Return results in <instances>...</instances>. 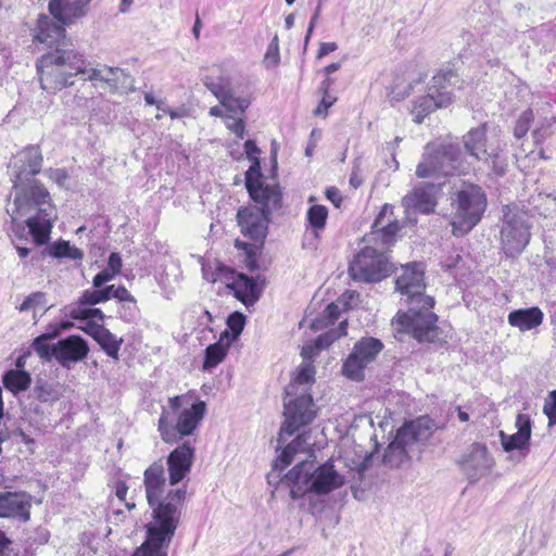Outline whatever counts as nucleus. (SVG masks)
<instances>
[{"instance_id":"26","label":"nucleus","mask_w":556,"mask_h":556,"mask_svg":"<svg viewBox=\"0 0 556 556\" xmlns=\"http://www.w3.org/2000/svg\"><path fill=\"white\" fill-rule=\"evenodd\" d=\"M258 278L260 276L254 278L241 273L237 279L232 293L245 306L254 305L261 296L263 286L258 283Z\"/></svg>"},{"instance_id":"14","label":"nucleus","mask_w":556,"mask_h":556,"mask_svg":"<svg viewBox=\"0 0 556 556\" xmlns=\"http://www.w3.org/2000/svg\"><path fill=\"white\" fill-rule=\"evenodd\" d=\"M256 205L241 207L237 212V222L241 233L252 241L263 243L267 236L268 224L273 212L282 206V197L278 206L268 201L254 202Z\"/></svg>"},{"instance_id":"17","label":"nucleus","mask_w":556,"mask_h":556,"mask_svg":"<svg viewBox=\"0 0 556 556\" xmlns=\"http://www.w3.org/2000/svg\"><path fill=\"white\" fill-rule=\"evenodd\" d=\"M395 288L405 295V302L408 301L424 302L431 305L433 298L426 295L424 290L426 285L424 282V268L420 263L408 264L403 267L402 274L395 280Z\"/></svg>"},{"instance_id":"47","label":"nucleus","mask_w":556,"mask_h":556,"mask_svg":"<svg viewBox=\"0 0 556 556\" xmlns=\"http://www.w3.org/2000/svg\"><path fill=\"white\" fill-rule=\"evenodd\" d=\"M343 336L344 331L340 332L339 329H331L326 331L316 338L315 348L317 351L325 350Z\"/></svg>"},{"instance_id":"29","label":"nucleus","mask_w":556,"mask_h":556,"mask_svg":"<svg viewBox=\"0 0 556 556\" xmlns=\"http://www.w3.org/2000/svg\"><path fill=\"white\" fill-rule=\"evenodd\" d=\"M328 208L321 204H314L306 212V229L312 230V235L316 240L320 239L321 232L326 228L328 218Z\"/></svg>"},{"instance_id":"27","label":"nucleus","mask_w":556,"mask_h":556,"mask_svg":"<svg viewBox=\"0 0 556 556\" xmlns=\"http://www.w3.org/2000/svg\"><path fill=\"white\" fill-rule=\"evenodd\" d=\"M543 319L544 314L538 306L514 309L507 316L508 324L522 332L539 327Z\"/></svg>"},{"instance_id":"12","label":"nucleus","mask_w":556,"mask_h":556,"mask_svg":"<svg viewBox=\"0 0 556 556\" xmlns=\"http://www.w3.org/2000/svg\"><path fill=\"white\" fill-rule=\"evenodd\" d=\"M392 271V264L386 253L372 247L362 249L350 263L349 273L354 281L378 282Z\"/></svg>"},{"instance_id":"30","label":"nucleus","mask_w":556,"mask_h":556,"mask_svg":"<svg viewBox=\"0 0 556 556\" xmlns=\"http://www.w3.org/2000/svg\"><path fill=\"white\" fill-rule=\"evenodd\" d=\"M42 254L58 260L68 258L80 261L84 258L83 250L72 245L70 241L62 239L48 244L47 248L42 251Z\"/></svg>"},{"instance_id":"54","label":"nucleus","mask_w":556,"mask_h":556,"mask_svg":"<svg viewBox=\"0 0 556 556\" xmlns=\"http://www.w3.org/2000/svg\"><path fill=\"white\" fill-rule=\"evenodd\" d=\"M70 327L68 323L61 321L55 324H49L46 332L42 334L50 341L61 334V332Z\"/></svg>"},{"instance_id":"36","label":"nucleus","mask_w":556,"mask_h":556,"mask_svg":"<svg viewBox=\"0 0 556 556\" xmlns=\"http://www.w3.org/2000/svg\"><path fill=\"white\" fill-rule=\"evenodd\" d=\"M80 74L87 75V77H85L84 80H99L104 81L109 86H111V84L114 81L115 76L122 75V68L104 66L101 68L87 70V67L85 66L84 71L80 72ZM77 75H79V73Z\"/></svg>"},{"instance_id":"41","label":"nucleus","mask_w":556,"mask_h":556,"mask_svg":"<svg viewBox=\"0 0 556 556\" xmlns=\"http://www.w3.org/2000/svg\"><path fill=\"white\" fill-rule=\"evenodd\" d=\"M298 441L299 439H293L287 446L282 448L279 456L274 462L273 468L275 471L281 472L292 463L294 455L296 454L294 446Z\"/></svg>"},{"instance_id":"13","label":"nucleus","mask_w":556,"mask_h":556,"mask_svg":"<svg viewBox=\"0 0 556 556\" xmlns=\"http://www.w3.org/2000/svg\"><path fill=\"white\" fill-rule=\"evenodd\" d=\"M383 342L375 337H362L355 342L352 351L342 365V375L348 379L361 382L365 379V369L376 362L383 351Z\"/></svg>"},{"instance_id":"37","label":"nucleus","mask_w":556,"mask_h":556,"mask_svg":"<svg viewBox=\"0 0 556 556\" xmlns=\"http://www.w3.org/2000/svg\"><path fill=\"white\" fill-rule=\"evenodd\" d=\"M89 305H83L79 302L73 307L68 315L71 318L76 320L93 321L94 319L103 321L104 314L100 308L88 307Z\"/></svg>"},{"instance_id":"59","label":"nucleus","mask_w":556,"mask_h":556,"mask_svg":"<svg viewBox=\"0 0 556 556\" xmlns=\"http://www.w3.org/2000/svg\"><path fill=\"white\" fill-rule=\"evenodd\" d=\"M552 122H555V118L547 122L546 126L543 125L533 130L532 136L535 143L542 142L551 134Z\"/></svg>"},{"instance_id":"45","label":"nucleus","mask_w":556,"mask_h":556,"mask_svg":"<svg viewBox=\"0 0 556 556\" xmlns=\"http://www.w3.org/2000/svg\"><path fill=\"white\" fill-rule=\"evenodd\" d=\"M49 340L41 333L36 337L33 341V349L39 355L40 358L50 361L54 358V344L49 345L47 342Z\"/></svg>"},{"instance_id":"56","label":"nucleus","mask_w":556,"mask_h":556,"mask_svg":"<svg viewBox=\"0 0 556 556\" xmlns=\"http://www.w3.org/2000/svg\"><path fill=\"white\" fill-rule=\"evenodd\" d=\"M336 101H337V98L332 97L330 93H323V98L314 112L315 115H321V114L326 115L328 112V109L331 108Z\"/></svg>"},{"instance_id":"58","label":"nucleus","mask_w":556,"mask_h":556,"mask_svg":"<svg viewBox=\"0 0 556 556\" xmlns=\"http://www.w3.org/2000/svg\"><path fill=\"white\" fill-rule=\"evenodd\" d=\"M106 267L112 271V274L119 275L123 267L121 254L117 252H112L109 255Z\"/></svg>"},{"instance_id":"53","label":"nucleus","mask_w":556,"mask_h":556,"mask_svg":"<svg viewBox=\"0 0 556 556\" xmlns=\"http://www.w3.org/2000/svg\"><path fill=\"white\" fill-rule=\"evenodd\" d=\"M279 47H278V38L277 36L271 40V42L268 45L266 54H265V62L268 64L276 66L279 63Z\"/></svg>"},{"instance_id":"16","label":"nucleus","mask_w":556,"mask_h":556,"mask_svg":"<svg viewBox=\"0 0 556 556\" xmlns=\"http://www.w3.org/2000/svg\"><path fill=\"white\" fill-rule=\"evenodd\" d=\"M251 162L252 164L244 174V185L249 197L253 202L268 201L271 205L278 206L282 197L280 186L265 184L260 159H254Z\"/></svg>"},{"instance_id":"15","label":"nucleus","mask_w":556,"mask_h":556,"mask_svg":"<svg viewBox=\"0 0 556 556\" xmlns=\"http://www.w3.org/2000/svg\"><path fill=\"white\" fill-rule=\"evenodd\" d=\"M531 238L530 225L522 213H506L501 229V249L507 257L519 256Z\"/></svg>"},{"instance_id":"42","label":"nucleus","mask_w":556,"mask_h":556,"mask_svg":"<svg viewBox=\"0 0 556 556\" xmlns=\"http://www.w3.org/2000/svg\"><path fill=\"white\" fill-rule=\"evenodd\" d=\"M220 104L230 113H243L249 108L250 101L247 98L235 97L230 90Z\"/></svg>"},{"instance_id":"43","label":"nucleus","mask_w":556,"mask_h":556,"mask_svg":"<svg viewBox=\"0 0 556 556\" xmlns=\"http://www.w3.org/2000/svg\"><path fill=\"white\" fill-rule=\"evenodd\" d=\"M132 76L122 68V75H116L110 88L114 92L128 93L135 90Z\"/></svg>"},{"instance_id":"34","label":"nucleus","mask_w":556,"mask_h":556,"mask_svg":"<svg viewBox=\"0 0 556 556\" xmlns=\"http://www.w3.org/2000/svg\"><path fill=\"white\" fill-rule=\"evenodd\" d=\"M407 459L408 451L399 444V441L394 438L384 450L382 457L383 464L392 468H397Z\"/></svg>"},{"instance_id":"49","label":"nucleus","mask_w":556,"mask_h":556,"mask_svg":"<svg viewBox=\"0 0 556 556\" xmlns=\"http://www.w3.org/2000/svg\"><path fill=\"white\" fill-rule=\"evenodd\" d=\"M78 301L83 305H96L106 302V295L99 288L87 289L81 293Z\"/></svg>"},{"instance_id":"7","label":"nucleus","mask_w":556,"mask_h":556,"mask_svg":"<svg viewBox=\"0 0 556 556\" xmlns=\"http://www.w3.org/2000/svg\"><path fill=\"white\" fill-rule=\"evenodd\" d=\"M468 170L469 164L458 144H440L437 148L427 144L422 160L417 165L416 175L419 178H445L465 175Z\"/></svg>"},{"instance_id":"48","label":"nucleus","mask_w":556,"mask_h":556,"mask_svg":"<svg viewBox=\"0 0 556 556\" xmlns=\"http://www.w3.org/2000/svg\"><path fill=\"white\" fill-rule=\"evenodd\" d=\"M46 303V294L43 292H34L25 298L18 309L20 312H27L31 308L43 307Z\"/></svg>"},{"instance_id":"4","label":"nucleus","mask_w":556,"mask_h":556,"mask_svg":"<svg viewBox=\"0 0 556 556\" xmlns=\"http://www.w3.org/2000/svg\"><path fill=\"white\" fill-rule=\"evenodd\" d=\"M281 483L290 489L293 500L307 493L328 494L344 484V479L334 469L331 460L316 466L314 460H303L296 464L285 477Z\"/></svg>"},{"instance_id":"21","label":"nucleus","mask_w":556,"mask_h":556,"mask_svg":"<svg viewBox=\"0 0 556 556\" xmlns=\"http://www.w3.org/2000/svg\"><path fill=\"white\" fill-rule=\"evenodd\" d=\"M441 182H421L413 191L406 194L402 204L406 211H414L421 214L433 213L437 206L435 194Z\"/></svg>"},{"instance_id":"51","label":"nucleus","mask_w":556,"mask_h":556,"mask_svg":"<svg viewBox=\"0 0 556 556\" xmlns=\"http://www.w3.org/2000/svg\"><path fill=\"white\" fill-rule=\"evenodd\" d=\"M226 126L239 139H243L245 135V123L242 118H236L232 115H226Z\"/></svg>"},{"instance_id":"38","label":"nucleus","mask_w":556,"mask_h":556,"mask_svg":"<svg viewBox=\"0 0 556 556\" xmlns=\"http://www.w3.org/2000/svg\"><path fill=\"white\" fill-rule=\"evenodd\" d=\"M203 84L219 100V103L231 90L230 83L225 77H218L215 79L212 76H205L203 78Z\"/></svg>"},{"instance_id":"24","label":"nucleus","mask_w":556,"mask_h":556,"mask_svg":"<svg viewBox=\"0 0 556 556\" xmlns=\"http://www.w3.org/2000/svg\"><path fill=\"white\" fill-rule=\"evenodd\" d=\"M432 434L429 420L426 418H417L405 422L395 434V439L407 451L416 443H425Z\"/></svg>"},{"instance_id":"2","label":"nucleus","mask_w":556,"mask_h":556,"mask_svg":"<svg viewBox=\"0 0 556 556\" xmlns=\"http://www.w3.org/2000/svg\"><path fill=\"white\" fill-rule=\"evenodd\" d=\"M41 166L42 155L38 146H28L15 155L10 174L14 190L13 208L7 210L13 220L28 215L25 223L37 245L49 241L58 217L49 191L34 178Z\"/></svg>"},{"instance_id":"6","label":"nucleus","mask_w":556,"mask_h":556,"mask_svg":"<svg viewBox=\"0 0 556 556\" xmlns=\"http://www.w3.org/2000/svg\"><path fill=\"white\" fill-rule=\"evenodd\" d=\"M466 153L479 162L489 176L503 177L508 169V151L505 143L490 141L486 124L471 128L463 136Z\"/></svg>"},{"instance_id":"46","label":"nucleus","mask_w":556,"mask_h":556,"mask_svg":"<svg viewBox=\"0 0 556 556\" xmlns=\"http://www.w3.org/2000/svg\"><path fill=\"white\" fill-rule=\"evenodd\" d=\"M533 112L532 110L528 109L523 111L518 119L516 121V124L514 126V136L517 139H521L527 135V132L530 129L531 123L533 121Z\"/></svg>"},{"instance_id":"50","label":"nucleus","mask_w":556,"mask_h":556,"mask_svg":"<svg viewBox=\"0 0 556 556\" xmlns=\"http://www.w3.org/2000/svg\"><path fill=\"white\" fill-rule=\"evenodd\" d=\"M139 314V309L137 307V302L134 299L132 301L121 303L118 308V316L122 320L126 323H131L137 319Z\"/></svg>"},{"instance_id":"60","label":"nucleus","mask_w":556,"mask_h":556,"mask_svg":"<svg viewBox=\"0 0 556 556\" xmlns=\"http://www.w3.org/2000/svg\"><path fill=\"white\" fill-rule=\"evenodd\" d=\"M104 329L105 327L103 325L97 324L94 321H88L86 327H81V330L90 336L94 341Z\"/></svg>"},{"instance_id":"19","label":"nucleus","mask_w":556,"mask_h":556,"mask_svg":"<svg viewBox=\"0 0 556 556\" xmlns=\"http://www.w3.org/2000/svg\"><path fill=\"white\" fill-rule=\"evenodd\" d=\"M54 359L66 369L83 362L90 351L86 339L79 334H71L54 343Z\"/></svg>"},{"instance_id":"23","label":"nucleus","mask_w":556,"mask_h":556,"mask_svg":"<svg viewBox=\"0 0 556 556\" xmlns=\"http://www.w3.org/2000/svg\"><path fill=\"white\" fill-rule=\"evenodd\" d=\"M31 495L26 492H0V517L26 522L30 518Z\"/></svg>"},{"instance_id":"32","label":"nucleus","mask_w":556,"mask_h":556,"mask_svg":"<svg viewBox=\"0 0 556 556\" xmlns=\"http://www.w3.org/2000/svg\"><path fill=\"white\" fill-rule=\"evenodd\" d=\"M315 369L311 365H301L291 382L287 386L285 393L295 394L300 393L301 390H307L309 392L311 386L315 381Z\"/></svg>"},{"instance_id":"18","label":"nucleus","mask_w":556,"mask_h":556,"mask_svg":"<svg viewBox=\"0 0 556 556\" xmlns=\"http://www.w3.org/2000/svg\"><path fill=\"white\" fill-rule=\"evenodd\" d=\"M515 427L517 431L507 434L503 430L498 432L501 445L506 453L514 451L525 458L530 452V442L532 434V420L528 414L519 413L516 417Z\"/></svg>"},{"instance_id":"64","label":"nucleus","mask_w":556,"mask_h":556,"mask_svg":"<svg viewBox=\"0 0 556 556\" xmlns=\"http://www.w3.org/2000/svg\"><path fill=\"white\" fill-rule=\"evenodd\" d=\"M113 299H116L121 303H124V302L132 301L135 298L130 294V292L124 286H118V287H115Z\"/></svg>"},{"instance_id":"3","label":"nucleus","mask_w":556,"mask_h":556,"mask_svg":"<svg viewBox=\"0 0 556 556\" xmlns=\"http://www.w3.org/2000/svg\"><path fill=\"white\" fill-rule=\"evenodd\" d=\"M143 484L152 520L146 525L144 542L131 556H167L168 546L180 520L181 505L186 500V488L169 490L166 484L164 465L161 460L151 464L143 473Z\"/></svg>"},{"instance_id":"55","label":"nucleus","mask_w":556,"mask_h":556,"mask_svg":"<svg viewBox=\"0 0 556 556\" xmlns=\"http://www.w3.org/2000/svg\"><path fill=\"white\" fill-rule=\"evenodd\" d=\"M117 275L112 274L108 267L99 271L92 279V285L94 288H100L106 282L113 280Z\"/></svg>"},{"instance_id":"1","label":"nucleus","mask_w":556,"mask_h":556,"mask_svg":"<svg viewBox=\"0 0 556 556\" xmlns=\"http://www.w3.org/2000/svg\"><path fill=\"white\" fill-rule=\"evenodd\" d=\"M91 0H49L51 16L39 15L34 39L54 49L41 55L36 63L40 86L55 92L74 84V77L85 68V56L66 38V26L77 24L90 10Z\"/></svg>"},{"instance_id":"5","label":"nucleus","mask_w":556,"mask_h":556,"mask_svg":"<svg viewBox=\"0 0 556 556\" xmlns=\"http://www.w3.org/2000/svg\"><path fill=\"white\" fill-rule=\"evenodd\" d=\"M458 74L452 64L443 65L432 77L428 85L427 93L417 97L412 102L410 114L416 124L424 119L437 109L447 108L453 102V90L455 87L463 88Z\"/></svg>"},{"instance_id":"11","label":"nucleus","mask_w":556,"mask_h":556,"mask_svg":"<svg viewBox=\"0 0 556 556\" xmlns=\"http://www.w3.org/2000/svg\"><path fill=\"white\" fill-rule=\"evenodd\" d=\"M285 420L280 427L279 442L283 435H293L301 428L311 425L317 416V406L314 403L311 392L301 390L300 393H286L283 400Z\"/></svg>"},{"instance_id":"52","label":"nucleus","mask_w":556,"mask_h":556,"mask_svg":"<svg viewBox=\"0 0 556 556\" xmlns=\"http://www.w3.org/2000/svg\"><path fill=\"white\" fill-rule=\"evenodd\" d=\"M543 413L548 417L549 424H556V390L549 392L543 406Z\"/></svg>"},{"instance_id":"62","label":"nucleus","mask_w":556,"mask_h":556,"mask_svg":"<svg viewBox=\"0 0 556 556\" xmlns=\"http://www.w3.org/2000/svg\"><path fill=\"white\" fill-rule=\"evenodd\" d=\"M325 195L336 207H340L342 202V195L337 187L327 188Z\"/></svg>"},{"instance_id":"40","label":"nucleus","mask_w":556,"mask_h":556,"mask_svg":"<svg viewBox=\"0 0 556 556\" xmlns=\"http://www.w3.org/2000/svg\"><path fill=\"white\" fill-rule=\"evenodd\" d=\"M245 315L240 312H233L228 315L226 324L229 329V338H225L228 343L236 341L245 326Z\"/></svg>"},{"instance_id":"22","label":"nucleus","mask_w":556,"mask_h":556,"mask_svg":"<svg viewBox=\"0 0 556 556\" xmlns=\"http://www.w3.org/2000/svg\"><path fill=\"white\" fill-rule=\"evenodd\" d=\"M460 465L469 481L475 482L489 472L494 465V460L484 444L473 443Z\"/></svg>"},{"instance_id":"28","label":"nucleus","mask_w":556,"mask_h":556,"mask_svg":"<svg viewBox=\"0 0 556 556\" xmlns=\"http://www.w3.org/2000/svg\"><path fill=\"white\" fill-rule=\"evenodd\" d=\"M225 338H229L228 330H225L217 342L210 344L205 349L204 361H203V369L210 370L216 367L219 363H222L228 352V349L231 343Z\"/></svg>"},{"instance_id":"33","label":"nucleus","mask_w":556,"mask_h":556,"mask_svg":"<svg viewBox=\"0 0 556 556\" xmlns=\"http://www.w3.org/2000/svg\"><path fill=\"white\" fill-rule=\"evenodd\" d=\"M556 201V190L551 192H539L538 194L531 195L528 201L527 210L531 214H539L546 216Z\"/></svg>"},{"instance_id":"20","label":"nucleus","mask_w":556,"mask_h":556,"mask_svg":"<svg viewBox=\"0 0 556 556\" xmlns=\"http://www.w3.org/2000/svg\"><path fill=\"white\" fill-rule=\"evenodd\" d=\"M194 447L190 442H184L167 455L166 464L170 485H177L190 473L194 460Z\"/></svg>"},{"instance_id":"57","label":"nucleus","mask_w":556,"mask_h":556,"mask_svg":"<svg viewBox=\"0 0 556 556\" xmlns=\"http://www.w3.org/2000/svg\"><path fill=\"white\" fill-rule=\"evenodd\" d=\"M187 402L186 395H176L168 399V412L169 415H178L180 408L184 406V404ZM172 418V416H169Z\"/></svg>"},{"instance_id":"44","label":"nucleus","mask_w":556,"mask_h":556,"mask_svg":"<svg viewBox=\"0 0 556 556\" xmlns=\"http://www.w3.org/2000/svg\"><path fill=\"white\" fill-rule=\"evenodd\" d=\"M241 273H238L217 262V281H222L229 290H233Z\"/></svg>"},{"instance_id":"39","label":"nucleus","mask_w":556,"mask_h":556,"mask_svg":"<svg viewBox=\"0 0 556 556\" xmlns=\"http://www.w3.org/2000/svg\"><path fill=\"white\" fill-rule=\"evenodd\" d=\"M35 397L43 403L55 402L60 399V392L56 387L47 381H38L33 389Z\"/></svg>"},{"instance_id":"9","label":"nucleus","mask_w":556,"mask_h":556,"mask_svg":"<svg viewBox=\"0 0 556 556\" xmlns=\"http://www.w3.org/2000/svg\"><path fill=\"white\" fill-rule=\"evenodd\" d=\"M408 309L397 313L395 323L399 330L412 334L418 342H437L441 339V330L438 327V316L432 312L431 305L424 302L408 301Z\"/></svg>"},{"instance_id":"61","label":"nucleus","mask_w":556,"mask_h":556,"mask_svg":"<svg viewBox=\"0 0 556 556\" xmlns=\"http://www.w3.org/2000/svg\"><path fill=\"white\" fill-rule=\"evenodd\" d=\"M341 309L336 303L328 304L324 311L325 318H327L328 321L331 324L339 319Z\"/></svg>"},{"instance_id":"25","label":"nucleus","mask_w":556,"mask_h":556,"mask_svg":"<svg viewBox=\"0 0 556 556\" xmlns=\"http://www.w3.org/2000/svg\"><path fill=\"white\" fill-rule=\"evenodd\" d=\"M392 215L393 206L384 204L372 224V233H376L386 245L393 243L396 233L400 231V224L396 219L389 218L384 224V218Z\"/></svg>"},{"instance_id":"63","label":"nucleus","mask_w":556,"mask_h":556,"mask_svg":"<svg viewBox=\"0 0 556 556\" xmlns=\"http://www.w3.org/2000/svg\"><path fill=\"white\" fill-rule=\"evenodd\" d=\"M244 152L247 157L250 161H253L254 159H258L257 155L261 153V150L254 140L249 139L244 142Z\"/></svg>"},{"instance_id":"31","label":"nucleus","mask_w":556,"mask_h":556,"mask_svg":"<svg viewBox=\"0 0 556 556\" xmlns=\"http://www.w3.org/2000/svg\"><path fill=\"white\" fill-rule=\"evenodd\" d=\"M31 377L25 369H9L2 376L4 388L13 394H17L29 388Z\"/></svg>"},{"instance_id":"8","label":"nucleus","mask_w":556,"mask_h":556,"mask_svg":"<svg viewBox=\"0 0 556 556\" xmlns=\"http://www.w3.org/2000/svg\"><path fill=\"white\" fill-rule=\"evenodd\" d=\"M486 195L478 185H467L453 199L452 228L454 236L468 233L481 220L486 208Z\"/></svg>"},{"instance_id":"10","label":"nucleus","mask_w":556,"mask_h":556,"mask_svg":"<svg viewBox=\"0 0 556 556\" xmlns=\"http://www.w3.org/2000/svg\"><path fill=\"white\" fill-rule=\"evenodd\" d=\"M206 413V403L202 400L193 402L190 407L179 412L174 424L169 412L163 407L157 421V431L161 439L167 444L178 443L182 438L191 435L200 425Z\"/></svg>"},{"instance_id":"35","label":"nucleus","mask_w":556,"mask_h":556,"mask_svg":"<svg viewBox=\"0 0 556 556\" xmlns=\"http://www.w3.org/2000/svg\"><path fill=\"white\" fill-rule=\"evenodd\" d=\"M96 342L100 345V348L104 351V353L108 356L114 359H118L119 350L124 342L123 338H117L108 328H105L97 338Z\"/></svg>"}]
</instances>
